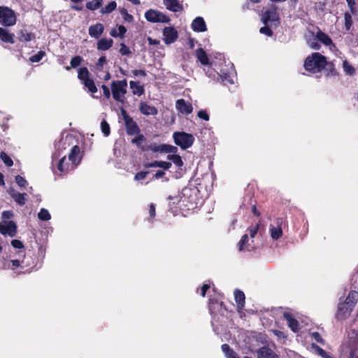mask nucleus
<instances>
[{"instance_id":"1","label":"nucleus","mask_w":358,"mask_h":358,"mask_svg":"<svg viewBox=\"0 0 358 358\" xmlns=\"http://www.w3.org/2000/svg\"><path fill=\"white\" fill-rule=\"evenodd\" d=\"M197 190L189 187L182 189L177 201L178 208L184 211L193 210L197 206Z\"/></svg>"},{"instance_id":"2","label":"nucleus","mask_w":358,"mask_h":358,"mask_svg":"<svg viewBox=\"0 0 358 358\" xmlns=\"http://www.w3.org/2000/svg\"><path fill=\"white\" fill-rule=\"evenodd\" d=\"M327 65L325 56L320 52H313L306 57L303 66L306 71L312 73L321 72Z\"/></svg>"},{"instance_id":"3","label":"nucleus","mask_w":358,"mask_h":358,"mask_svg":"<svg viewBox=\"0 0 358 358\" xmlns=\"http://www.w3.org/2000/svg\"><path fill=\"white\" fill-rule=\"evenodd\" d=\"M343 353H349V358H358V331L350 329L348 331V336L341 346Z\"/></svg>"},{"instance_id":"4","label":"nucleus","mask_w":358,"mask_h":358,"mask_svg":"<svg viewBox=\"0 0 358 358\" xmlns=\"http://www.w3.org/2000/svg\"><path fill=\"white\" fill-rule=\"evenodd\" d=\"M259 225H251L248 228L245 234L238 243V250L240 252L251 251L255 248L252 238L257 234Z\"/></svg>"},{"instance_id":"5","label":"nucleus","mask_w":358,"mask_h":358,"mask_svg":"<svg viewBox=\"0 0 358 358\" xmlns=\"http://www.w3.org/2000/svg\"><path fill=\"white\" fill-rule=\"evenodd\" d=\"M127 81L126 79L122 80L113 81L111 83V91L113 98L118 102L124 103L125 101V94L127 93Z\"/></svg>"},{"instance_id":"6","label":"nucleus","mask_w":358,"mask_h":358,"mask_svg":"<svg viewBox=\"0 0 358 358\" xmlns=\"http://www.w3.org/2000/svg\"><path fill=\"white\" fill-rule=\"evenodd\" d=\"M173 138L175 143L183 150L190 148L194 141V138L192 134L184 131L174 132Z\"/></svg>"},{"instance_id":"7","label":"nucleus","mask_w":358,"mask_h":358,"mask_svg":"<svg viewBox=\"0 0 358 358\" xmlns=\"http://www.w3.org/2000/svg\"><path fill=\"white\" fill-rule=\"evenodd\" d=\"M17 17L13 10L7 6H0V24L10 27L16 24Z\"/></svg>"},{"instance_id":"8","label":"nucleus","mask_w":358,"mask_h":358,"mask_svg":"<svg viewBox=\"0 0 358 358\" xmlns=\"http://www.w3.org/2000/svg\"><path fill=\"white\" fill-rule=\"evenodd\" d=\"M145 19L150 22H163L168 23L170 18L162 12L156 10L150 9L145 13Z\"/></svg>"},{"instance_id":"9","label":"nucleus","mask_w":358,"mask_h":358,"mask_svg":"<svg viewBox=\"0 0 358 358\" xmlns=\"http://www.w3.org/2000/svg\"><path fill=\"white\" fill-rule=\"evenodd\" d=\"M248 351L251 352H257V348L259 345L262 341L261 340L260 334L256 332H252L247 336L244 341Z\"/></svg>"},{"instance_id":"10","label":"nucleus","mask_w":358,"mask_h":358,"mask_svg":"<svg viewBox=\"0 0 358 358\" xmlns=\"http://www.w3.org/2000/svg\"><path fill=\"white\" fill-rule=\"evenodd\" d=\"M353 308L350 307V306L344 303L343 302H340L338 304L337 312L336 315V317L338 320H346L351 314Z\"/></svg>"},{"instance_id":"11","label":"nucleus","mask_w":358,"mask_h":358,"mask_svg":"<svg viewBox=\"0 0 358 358\" xmlns=\"http://www.w3.org/2000/svg\"><path fill=\"white\" fill-rule=\"evenodd\" d=\"M80 148L78 145H74L71 148L69 154V161L71 162V169H75L81 161Z\"/></svg>"},{"instance_id":"12","label":"nucleus","mask_w":358,"mask_h":358,"mask_svg":"<svg viewBox=\"0 0 358 358\" xmlns=\"http://www.w3.org/2000/svg\"><path fill=\"white\" fill-rule=\"evenodd\" d=\"M164 41L166 45L174 43L178 37V34L176 29L172 27H165L163 30Z\"/></svg>"},{"instance_id":"13","label":"nucleus","mask_w":358,"mask_h":358,"mask_svg":"<svg viewBox=\"0 0 358 358\" xmlns=\"http://www.w3.org/2000/svg\"><path fill=\"white\" fill-rule=\"evenodd\" d=\"M176 106L177 110L182 114L189 115L192 113L193 107L192 103L183 99L176 101Z\"/></svg>"},{"instance_id":"14","label":"nucleus","mask_w":358,"mask_h":358,"mask_svg":"<svg viewBox=\"0 0 358 358\" xmlns=\"http://www.w3.org/2000/svg\"><path fill=\"white\" fill-rule=\"evenodd\" d=\"M262 20L266 25L270 22H279V16L276 8L266 10L262 15Z\"/></svg>"},{"instance_id":"15","label":"nucleus","mask_w":358,"mask_h":358,"mask_svg":"<svg viewBox=\"0 0 358 358\" xmlns=\"http://www.w3.org/2000/svg\"><path fill=\"white\" fill-rule=\"evenodd\" d=\"M124 125L127 134L129 136H134L135 134H138V133L141 132L138 125L132 117L124 122Z\"/></svg>"},{"instance_id":"16","label":"nucleus","mask_w":358,"mask_h":358,"mask_svg":"<svg viewBox=\"0 0 358 358\" xmlns=\"http://www.w3.org/2000/svg\"><path fill=\"white\" fill-rule=\"evenodd\" d=\"M257 358H280L279 356L267 346H263L257 350Z\"/></svg>"},{"instance_id":"17","label":"nucleus","mask_w":358,"mask_h":358,"mask_svg":"<svg viewBox=\"0 0 358 358\" xmlns=\"http://www.w3.org/2000/svg\"><path fill=\"white\" fill-rule=\"evenodd\" d=\"M17 38L20 42H29L36 38V34L29 32L26 29H22L17 32Z\"/></svg>"},{"instance_id":"18","label":"nucleus","mask_w":358,"mask_h":358,"mask_svg":"<svg viewBox=\"0 0 358 358\" xmlns=\"http://www.w3.org/2000/svg\"><path fill=\"white\" fill-rule=\"evenodd\" d=\"M192 29L196 32H203L207 30L206 22L202 17H196L192 23Z\"/></svg>"},{"instance_id":"19","label":"nucleus","mask_w":358,"mask_h":358,"mask_svg":"<svg viewBox=\"0 0 358 358\" xmlns=\"http://www.w3.org/2000/svg\"><path fill=\"white\" fill-rule=\"evenodd\" d=\"M141 113L145 115H156L158 113V110L156 107L150 106L147 102H141L139 106Z\"/></svg>"},{"instance_id":"20","label":"nucleus","mask_w":358,"mask_h":358,"mask_svg":"<svg viewBox=\"0 0 358 358\" xmlns=\"http://www.w3.org/2000/svg\"><path fill=\"white\" fill-rule=\"evenodd\" d=\"M166 8L173 12L182 11L183 10L182 5L178 0H163Z\"/></svg>"},{"instance_id":"21","label":"nucleus","mask_w":358,"mask_h":358,"mask_svg":"<svg viewBox=\"0 0 358 358\" xmlns=\"http://www.w3.org/2000/svg\"><path fill=\"white\" fill-rule=\"evenodd\" d=\"M284 318L287 320L288 327L294 332H298L299 330L298 321L287 312L283 313Z\"/></svg>"},{"instance_id":"22","label":"nucleus","mask_w":358,"mask_h":358,"mask_svg":"<svg viewBox=\"0 0 358 358\" xmlns=\"http://www.w3.org/2000/svg\"><path fill=\"white\" fill-rule=\"evenodd\" d=\"M104 27L101 23H96L89 27V34L95 38H99L103 34Z\"/></svg>"},{"instance_id":"23","label":"nucleus","mask_w":358,"mask_h":358,"mask_svg":"<svg viewBox=\"0 0 358 358\" xmlns=\"http://www.w3.org/2000/svg\"><path fill=\"white\" fill-rule=\"evenodd\" d=\"M143 166L145 168H147V169L154 168V167H159V168H162L164 170H168L171 167L172 164H171V162H169L153 161L152 162L145 163V164H144Z\"/></svg>"},{"instance_id":"24","label":"nucleus","mask_w":358,"mask_h":358,"mask_svg":"<svg viewBox=\"0 0 358 358\" xmlns=\"http://www.w3.org/2000/svg\"><path fill=\"white\" fill-rule=\"evenodd\" d=\"M317 29L318 31H317L315 35L316 39L326 46L333 45V41L330 36L326 33L321 31L319 28Z\"/></svg>"},{"instance_id":"25","label":"nucleus","mask_w":358,"mask_h":358,"mask_svg":"<svg viewBox=\"0 0 358 358\" xmlns=\"http://www.w3.org/2000/svg\"><path fill=\"white\" fill-rule=\"evenodd\" d=\"M14 34L10 33L7 29L0 27V40L3 42L13 44L15 43Z\"/></svg>"},{"instance_id":"26","label":"nucleus","mask_w":358,"mask_h":358,"mask_svg":"<svg viewBox=\"0 0 358 358\" xmlns=\"http://www.w3.org/2000/svg\"><path fill=\"white\" fill-rule=\"evenodd\" d=\"M17 225H0V233L4 236L14 237L17 233Z\"/></svg>"},{"instance_id":"27","label":"nucleus","mask_w":358,"mask_h":358,"mask_svg":"<svg viewBox=\"0 0 358 358\" xmlns=\"http://www.w3.org/2000/svg\"><path fill=\"white\" fill-rule=\"evenodd\" d=\"M57 168L60 173H66L71 168V164L66 160V156H64L59 160Z\"/></svg>"},{"instance_id":"28","label":"nucleus","mask_w":358,"mask_h":358,"mask_svg":"<svg viewBox=\"0 0 358 358\" xmlns=\"http://www.w3.org/2000/svg\"><path fill=\"white\" fill-rule=\"evenodd\" d=\"M234 299L237 303V307L238 310H242L245 306V294L243 292L236 289L234 291Z\"/></svg>"},{"instance_id":"29","label":"nucleus","mask_w":358,"mask_h":358,"mask_svg":"<svg viewBox=\"0 0 358 358\" xmlns=\"http://www.w3.org/2000/svg\"><path fill=\"white\" fill-rule=\"evenodd\" d=\"M358 301V292L355 290H351L348 296L346 297L344 303L350 306V307L354 308Z\"/></svg>"},{"instance_id":"30","label":"nucleus","mask_w":358,"mask_h":358,"mask_svg":"<svg viewBox=\"0 0 358 358\" xmlns=\"http://www.w3.org/2000/svg\"><path fill=\"white\" fill-rule=\"evenodd\" d=\"M223 306V303L219 301H216L214 303V299L209 298V311L211 315H215L217 313L220 312Z\"/></svg>"},{"instance_id":"31","label":"nucleus","mask_w":358,"mask_h":358,"mask_svg":"<svg viewBox=\"0 0 358 358\" xmlns=\"http://www.w3.org/2000/svg\"><path fill=\"white\" fill-rule=\"evenodd\" d=\"M113 44V41L111 38H101L97 42V49L99 50H107L110 49Z\"/></svg>"},{"instance_id":"32","label":"nucleus","mask_w":358,"mask_h":358,"mask_svg":"<svg viewBox=\"0 0 358 358\" xmlns=\"http://www.w3.org/2000/svg\"><path fill=\"white\" fill-rule=\"evenodd\" d=\"M129 85L134 94L141 96L144 94V87L143 85H141L138 81L131 80L129 82Z\"/></svg>"},{"instance_id":"33","label":"nucleus","mask_w":358,"mask_h":358,"mask_svg":"<svg viewBox=\"0 0 358 358\" xmlns=\"http://www.w3.org/2000/svg\"><path fill=\"white\" fill-rule=\"evenodd\" d=\"M196 56L198 61H199L201 64L208 65L209 64L208 57L203 48H199L196 50Z\"/></svg>"},{"instance_id":"34","label":"nucleus","mask_w":358,"mask_h":358,"mask_svg":"<svg viewBox=\"0 0 358 358\" xmlns=\"http://www.w3.org/2000/svg\"><path fill=\"white\" fill-rule=\"evenodd\" d=\"M221 348L227 358H241L228 344H222Z\"/></svg>"},{"instance_id":"35","label":"nucleus","mask_w":358,"mask_h":358,"mask_svg":"<svg viewBox=\"0 0 358 358\" xmlns=\"http://www.w3.org/2000/svg\"><path fill=\"white\" fill-rule=\"evenodd\" d=\"M135 137L131 139V143L132 144L136 145L138 148H145V147L142 146V144L146 141V138L143 134L138 133V134H135Z\"/></svg>"},{"instance_id":"36","label":"nucleus","mask_w":358,"mask_h":358,"mask_svg":"<svg viewBox=\"0 0 358 358\" xmlns=\"http://www.w3.org/2000/svg\"><path fill=\"white\" fill-rule=\"evenodd\" d=\"M90 73L85 66L81 67L78 71V78L83 83L85 80L90 78Z\"/></svg>"},{"instance_id":"37","label":"nucleus","mask_w":358,"mask_h":358,"mask_svg":"<svg viewBox=\"0 0 358 358\" xmlns=\"http://www.w3.org/2000/svg\"><path fill=\"white\" fill-rule=\"evenodd\" d=\"M27 196L26 193H20V192H13L11 194V196L13 198L15 201L20 206H24L25 204V203H26V197L25 196Z\"/></svg>"},{"instance_id":"38","label":"nucleus","mask_w":358,"mask_h":358,"mask_svg":"<svg viewBox=\"0 0 358 358\" xmlns=\"http://www.w3.org/2000/svg\"><path fill=\"white\" fill-rule=\"evenodd\" d=\"M103 4V0H92L86 3L87 9L94 11L99 8Z\"/></svg>"},{"instance_id":"39","label":"nucleus","mask_w":358,"mask_h":358,"mask_svg":"<svg viewBox=\"0 0 358 358\" xmlns=\"http://www.w3.org/2000/svg\"><path fill=\"white\" fill-rule=\"evenodd\" d=\"M83 58L79 56V55H76V56H74L71 58V62H70V64L71 66H65V69L66 71H70L71 68H76L78 67V66L80 65L81 62H83Z\"/></svg>"},{"instance_id":"40","label":"nucleus","mask_w":358,"mask_h":358,"mask_svg":"<svg viewBox=\"0 0 358 358\" xmlns=\"http://www.w3.org/2000/svg\"><path fill=\"white\" fill-rule=\"evenodd\" d=\"M271 236L273 240H278L282 234V229L280 227V225H277L276 227L273 226L270 229Z\"/></svg>"},{"instance_id":"41","label":"nucleus","mask_w":358,"mask_h":358,"mask_svg":"<svg viewBox=\"0 0 358 358\" xmlns=\"http://www.w3.org/2000/svg\"><path fill=\"white\" fill-rule=\"evenodd\" d=\"M13 217V213L10 210H5L2 213V221L0 224H15L12 220H10Z\"/></svg>"},{"instance_id":"42","label":"nucleus","mask_w":358,"mask_h":358,"mask_svg":"<svg viewBox=\"0 0 358 358\" xmlns=\"http://www.w3.org/2000/svg\"><path fill=\"white\" fill-rule=\"evenodd\" d=\"M117 8V3L115 1L109 2L105 7L102 8L100 13L102 14H108L115 10Z\"/></svg>"},{"instance_id":"43","label":"nucleus","mask_w":358,"mask_h":358,"mask_svg":"<svg viewBox=\"0 0 358 358\" xmlns=\"http://www.w3.org/2000/svg\"><path fill=\"white\" fill-rule=\"evenodd\" d=\"M167 159L171 161L174 164H176L179 168H181L183 166V162L182 160V158L178 155H169L167 156Z\"/></svg>"},{"instance_id":"44","label":"nucleus","mask_w":358,"mask_h":358,"mask_svg":"<svg viewBox=\"0 0 358 358\" xmlns=\"http://www.w3.org/2000/svg\"><path fill=\"white\" fill-rule=\"evenodd\" d=\"M38 217L41 221L47 222L50 220L51 215L47 209L41 208L38 214Z\"/></svg>"},{"instance_id":"45","label":"nucleus","mask_w":358,"mask_h":358,"mask_svg":"<svg viewBox=\"0 0 358 358\" xmlns=\"http://www.w3.org/2000/svg\"><path fill=\"white\" fill-rule=\"evenodd\" d=\"M83 84L88 89L91 93L94 94L97 92L96 85L92 78H89L88 80H85Z\"/></svg>"},{"instance_id":"46","label":"nucleus","mask_w":358,"mask_h":358,"mask_svg":"<svg viewBox=\"0 0 358 358\" xmlns=\"http://www.w3.org/2000/svg\"><path fill=\"white\" fill-rule=\"evenodd\" d=\"M343 67L348 75L352 76L355 73V69L346 60L343 62Z\"/></svg>"},{"instance_id":"47","label":"nucleus","mask_w":358,"mask_h":358,"mask_svg":"<svg viewBox=\"0 0 358 358\" xmlns=\"http://www.w3.org/2000/svg\"><path fill=\"white\" fill-rule=\"evenodd\" d=\"M344 20H345V28L347 31H350L352 26V19L350 13L348 12L345 13L344 14Z\"/></svg>"},{"instance_id":"48","label":"nucleus","mask_w":358,"mask_h":358,"mask_svg":"<svg viewBox=\"0 0 358 358\" xmlns=\"http://www.w3.org/2000/svg\"><path fill=\"white\" fill-rule=\"evenodd\" d=\"M0 158L7 166L10 167L13 165L12 159L6 152H1Z\"/></svg>"},{"instance_id":"49","label":"nucleus","mask_w":358,"mask_h":358,"mask_svg":"<svg viewBox=\"0 0 358 358\" xmlns=\"http://www.w3.org/2000/svg\"><path fill=\"white\" fill-rule=\"evenodd\" d=\"M120 14L122 15L124 20L127 22H132L134 20V17L129 14L126 8H121Z\"/></svg>"},{"instance_id":"50","label":"nucleus","mask_w":358,"mask_h":358,"mask_svg":"<svg viewBox=\"0 0 358 358\" xmlns=\"http://www.w3.org/2000/svg\"><path fill=\"white\" fill-rule=\"evenodd\" d=\"M162 144L161 145H157L155 143L151 144L145 148H142L143 151H152L153 152H162Z\"/></svg>"},{"instance_id":"51","label":"nucleus","mask_w":358,"mask_h":358,"mask_svg":"<svg viewBox=\"0 0 358 358\" xmlns=\"http://www.w3.org/2000/svg\"><path fill=\"white\" fill-rule=\"evenodd\" d=\"M101 131L105 136H108L110 133V128L109 124L105 120H102L101 122Z\"/></svg>"},{"instance_id":"52","label":"nucleus","mask_w":358,"mask_h":358,"mask_svg":"<svg viewBox=\"0 0 358 358\" xmlns=\"http://www.w3.org/2000/svg\"><path fill=\"white\" fill-rule=\"evenodd\" d=\"M162 152L166 153H176L178 150L176 147L167 144H162Z\"/></svg>"},{"instance_id":"53","label":"nucleus","mask_w":358,"mask_h":358,"mask_svg":"<svg viewBox=\"0 0 358 358\" xmlns=\"http://www.w3.org/2000/svg\"><path fill=\"white\" fill-rule=\"evenodd\" d=\"M45 55V52L43 50H40L38 51L36 54H35L34 55L31 56L30 58H29V60L31 62H39L42 59L43 57Z\"/></svg>"},{"instance_id":"54","label":"nucleus","mask_w":358,"mask_h":358,"mask_svg":"<svg viewBox=\"0 0 358 358\" xmlns=\"http://www.w3.org/2000/svg\"><path fill=\"white\" fill-rule=\"evenodd\" d=\"M15 182L17 184V185L20 187L25 188L26 186L27 185V181L25 180L24 178L20 175L15 176Z\"/></svg>"},{"instance_id":"55","label":"nucleus","mask_w":358,"mask_h":358,"mask_svg":"<svg viewBox=\"0 0 358 358\" xmlns=\"http://www.w3.org/2000/svg\"><path fill=\"white\" fill-rule=\"evenodd\" d=\"M119 51L122 55L129 56L131 54V52L129 50V47H127L126 44L124 43H120V48Z\"/></svg>"},{"instance_id":"56","label":"nucleus","mask_w":358,"mask_h":358,"mask_svg":"<svg viewBox=\"0 0 358 358\" xmlns=\"http://www.w3.org/2000/svg\"><path fill=\"white\" fill-rule=\"evenodd\" d=\"M313 348H315L318 354L323 358H332L331 355H328L327 352L317 345L313 344Z\"/></svg>"},{"instance_id":"57","label":"nucleus","mask_w":358,"mask_h":358,"mask_svg":"<svg viewBox=\"0 0 358 358\" xmlns=\"http://www.w3.org/2000/svg\"><path fill=\"white\" fill-rule=\"evenodd\" d=\"M220 77L224 85H227L228 83L232 84L234 83L230 76L227 73L221 74L220 75Z\"/></svg>"},{"instance_id":"58","label":"nucleus","mask_w":358,"mask_h":358,"mask_svg":"<svg viewBox=\"0 0 358 358\" xmlns=\"http://www.w3.org/2000/svg\"><path fill=\"white\" fill-rule=\"evenodd\" d=\"M149 173H150L149 171H139L136 173V175L134 176V180H144L146 178L147 175Z\"/></svg>"},{"instance_id":"59","label":"nucleus","mask_w":358,"mask_h":358,"mask_svg":"<svg viewBox=\"0 0 358 358\" xmlns=\"http://www.w3.org/2000/svg\"><path fill=\"white\" fill-rule=\"evenodd\" d=\"M259 32L268 36H271L273 34V31L268 26H264L261 27L259 29Z\"/></svg>"},{"instance_id":"60","label":"nucleus","mask_w":358,"mask_h":358,"mask_svg":"<svg viewBox=\"0 0 358 358\" xmlns=\"http://www.w3.org/2000/svg\"><path fill=\"white\" fill-rule=\"evenodd\" d=\"M20 266V261L18 259H12L8 262V267L15 269Z\"/></svg>"},{"instance_id":"61","label":"nucleus","mask_w":358,"mask_h":358,"mask_svg":"<svg viewBox=\"0 0 358 358\" xmlns=\"http://www.w3.org/2000/svg\"><path fill=\"white\" fill-rule=\"evenodd\" d=\"M155 215H156L155 205L154 203H150L149 205V217L150 219V221H152V220L155 217Z\"/></svg>"},{"instance_id":"62","label":"nucleus","mask_w":358,"mask_h":358,"mask_svg":"<svg viewBox=\"0 0 358 358\" xmlns=\"http://www.w3.org/2000/svg\"><path fill=\"white\" fill-rule=\"evenodd\" d=\"M197 115L200 119L204 120L206 121H208L210 118L209 115L205 110H199L197 113Z\"/></svg>"},{"instance_id":"63","label":"nucleus","mask_w":358,"mask_h":358,"mask_svg":"<svg viewBox=\"0 0 358 358\" xmlns=\"http://www.w3.org/2000/svg\"><path fill=\"white\" fill-rule=\"evenodd\" d=\"M311 337L313 338L316 342L320 343H323L324 341L319 332L315 331L311 334Z\"/></svg>"},{"instance_id":"64","label":"nucleus","mask_w":358,"mask_h":358,"mask_svg":"<svg viewBox=\"0 0 358 358\" xmlns=\"http://www.w3.org/2000/svg\"><path fill=\"white\" fill-rule=\"evenodd\" d=\"M11 245L14 248H17V249H23L24 248V245H23L22 242L19 240H17V239L13 240L11 241Z\"/></svg>"}]
</instances>
